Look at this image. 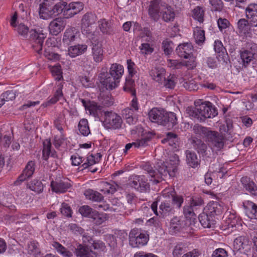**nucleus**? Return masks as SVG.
Segmentation results:
<instances>
[{
	"instance_id": "nucleus-63",
	"label": "nucleus",
	"mask_w": 257,
	"mask_h": 257,
	"mask_svg": "<svg viewBox=\"0 0 257 257\" xmlns=\"http://www.w3.org/2000/svg\"><path fill=\"white\" fill-rule=\"evenodd\" d=\"M94 210H93L90 206L88 205H83L80 207L79 211L80 213L84 217L91 218V216L92 215V213L94 212Z\"/></svg>"
},
{
	"instance_id": "nucleus-29",
	"label": "nucleus",
	"mask_w": 257,
	"mask_h": 257,
	"mask_svg": "<svg viewBox=\"0 0 257 257\" xmlns=\"http://www.w3.org/2000/svg\"><path fill=\"white\" fill-rule=\"evenodd\" d=\"M62 88L63 85L62 84H59L58 85V88L56 92L54 93L53 96L51 98L49 97L48 100L44 103L42 105L44 107H47L50 105L56 103L58 101L61 100L62 98L65 100L63 97Z\"/></svg>"
},
{
	"instance_id": "nucleus-24",
	"label": "nucleus",
	"mask_w": 257,
	"mask_h": 257,
	"mask_svg": "<svg viewBox=\"0 0 257 257\" xmlns=\"http://www.w3.org/2000/svg\"><path fill=\"white\" fill-rule=\"evenodd\" d=\"M74 253L78 257H96L97 256L96 252L93 251L90 247L82 244L77 245Z\"/></svg>"
},
{
	"instance_id": "nucleus-2",
	"label": "nucleus",
	"mask_w": 257,
	"mask_h": 257,
	"mask_svg": "<svg viewBox=\"0 0 257 257\" xmlns=\"http://www.w3.org/2000/svg\"><path fill=\"white\" fill-rule=\"evenodd\" d=\"M179 162L178 156L174 154L170 157L169 161L161 163V164L158 163L156 171V178L151 181L157 183L161 179L164 180L168 176L170 178L174 177L177 171Z\"/></svg>"
},
{
	"instance_id": "nucleus-60",
	"label": "nucleus",
	"mask_w": 257,
	"mask_h": 257,
	"mask_svg": "<svg viewBox=\"0 0 257 257\" xmlns=\"http://www.w3.org/2000/svg\"><path fill=\"white\" fill-rule=\"evenodd\" d=\"M175 79V76L174 75L170 74L167 78H165L163 84L167 88L173 89L176 85Z\"/></svg>"
},
{
	"instance_id": "nucleus-18",
	"label": "nucleus",
	"mask_w": 257,
	"mask_h": 257,
	"mask_svg": "<svg viewBox=\"0 0 257 257\" xmlns=\"http://www.w3.org/2000/svg\"><path fill=\"white\" fill-rule=\"evenodd\" d=\"M160 15L164 22L169 23L174 21L176 16V13L173 7L164 3V5H162L161 15Z\"/></svg>"
},
{
	"instance_id": "nucleus-54",
	"label": "nucleus",
	"mask_w": 257,
	"mask_h": 257,
	"mask_svg": "<svg viewBox=\"0 0 257 257\" xmlns=\"http://www.w3.org/2000/svg\"><path fill=\"white\" fill-rule=\"evenodd\" d=\"M101 107L98 106L96 103L92 102L89 103L88 108L87 109L91 115H92L95 118H99L101 113Z\"/></svg>"
},
{
	"instance_id": "nucleus-49",
	"label": "nucleus",
	"mask_w": 257,
	"mask_h": 257,
	"mask_svg": "<svg viewBox=\"0 0 257 257\" xmlns=\"http://www.w3.org/2000/svg\"><path fill=\"white\" fill-rule=\"evenodd\" d=\"M204 9L197 6L192 11V17L195 20H197L199 23H203L204 21Z\"/></svg>"
},
{
	"instance_id": "nucleus-55",
	"label": "nucleus",
	"mask_w": 257,
	"mask_h": 257,
	"mask_svg": "<svg viewBox=\"0 0 257 257\" xmlns=\"http://www.w3.org/2000/svg\"><path fill=\"white\" fill-rule=\"evenodd\" d=\"M28 186L31 190L38 193L42 192L43 190V185L42 182L37 180H34L31 181Z\"/></svg>"
},
{
	"instance_id": "nucleus-23",
	"label": "nucleus",
	"mask_w": 257,
	"mask_h": 257,
	"mask_svg": "<svg viewBox=\"0 0 257 257\" xmlns=\"http://www.w3.org/2000/svg\"><path fill=\"white\" fill-rule=\"evenodd\" d=\"M92 56L93 60L96 63H100L102 61L104 58V51L102 48V44L98 42L96 43L92 41Z\"/></svg>"
},
{
	"instance_id": "nucleus-16",
	"label": "nucleus",
	"mask_w": 257,
	"mask_h": 257,
	"mask_svg": "<svg viewBox=\"0 0 257 257\" xmlns=\"http://www.w3.org/2000/svg\"><path fill=\"white\" fill-rule=\"evenodd\" d=\"M10 24L15 28L18 33L23 38H26L29 32L28 27L18 20L17 14L15 13L12 17Z\"/></svg>"
},
{
	"instance_id": "nucleus-15",
	"label": "nucleus",
	"mask_w": 257,
	"mask_h": 257,
	"mask_svg": "<svg viewBox=\"0 0 257 257\" xmlns=\"http://www.w3.org/2000/svg\"><path fill=\"white\" fill-rule=\"evenodd\" d=\"M72 182L68 179H64L59 181H52L51 187L53 191L57 193L66 192L71 186Z\"/></svg>"
},
{
	"instance_id": "nucleus-51",
	"label": "nucleus",
	"mask_w": 257,
	"mask_h": 257,
	"mask_svg": "<svg viewBox=\"0 0 257 257\" xmlns=\"http://www.w3.org/2000/svg\"><path fill=\"white\" fill-rule=\"evenodd\" d=\"M177 142V136L175 134L172 132L167 133L166 137L162 140V143H168L170 146L174 148H176V144Z\"/></svg>"
},
{
	"instance_id": "nucleus-58",
	"label": "nucleus",
	"mask_w": 257,
	"mask_h": 257,
	"mask_svg": "<svg viewBox=\"0 0 257 257\" xmlns=\"http://www.w3.org/2000/svg\"><path fill=\"white\" fill-rule=\"evenodd\" d=\"M183 86L189 91H195L198 89L197 83L194 79L184 80L182 82Z\"/></svg>"
},
{
	"instance_id": "nucleus-53",
	"label": "nucleus",
	"mask_w": 257,
	"mask_h": 257,
	"mask_svg": "<svg viewBox=\"0 0 257 257\" xmlns=\"http://www.w3.org/2000/svg\"><path fill=\"white\" fill-rule=\"evenodd\" d=\"M100 191L104 194H113L116 191V185L114 183L102 182Z\"/></svg>"
},
{
	"instance_id": "nucleus-26",
	"label": "nucleus",
	"mask_w": 257,
	"mask_h": 257,
	"mask_svg": "<svg viewBox=\"0 0 257 257\" xmlns=\"http://www.w3.org/2000/svg\"><path fill=\"white\" fill-rule=\"evenodd\" d=\"M177 123V118L175 113L172 112H166L163 118L162 125L166 126L168 129L172 128Z\"/></svg>"
},
{
	"instance_id": "nucleus-8",
	"label": "nucleus",
	"mask_w": 257,
	"mask_h": 257,
	"mask_svg": "<svg viewBox=\"0 0 257 257\" xmlns=\"http://www.w3.org/2000/svg\"><path fill=\"white\" fill-rule=\"evenodd\" d=\"M30 38L34 41L33 45L35 50L39 54L42 51V46L45 38L46 37V34L44 33L42 30H31L30 31Z\"/></svg>"
},
{
	"instance_id": "nucleus-7",
	"label": "nucleus",
	"mask_w": 257,
	"mask_h": 257,
	"mask_svg": "<svg viewBox=\"0 0 257 257\" xmlns=\"http://www.w3.org/2000/svg\"><path fill=\"white\" fill-rule=\"evenodd\" d=\"M97 20V17L94 13L87 12L85 14L81 20L82 32L84 34L90 35L92 26L96 23Z\"/></svg>"
},
{
	"instance_id": "nucleus-13",
	"label": "nucleus",
	"mask_w": 257,
	"mask_h": 257,
	"mask_svg": "<svg viewBox=\"0 0 257 257\" xmlns=\"http://www.w3.org/2000/svg\"><path fill=\"white\" fill-rule=\"evenodd\" d=\"M84 8V5L80 2H72L66 6L63 12L65 18L69 19L80 13Z\"/></svg>"
},
{
	"instance_id": "nucleus-6",
	"label": "nucleus",
	"mask_w": 257,
	"mask_h": 257,
	"mask_svg": "<svg viewBox=\"0 0 257 257\" xmlns=\"http://www.w3.org/2000/svg\"><path fill=\"white\" fill-rule=\"evenodd\" d=\"M130 185L141 192H146L150 190V185L143 175H132L129 178Z\"/></svg>"
},
{
	"instance_id": "nucleus-32",
	"label": "nucleus",
	"mask_w": 257,
	"mask_h": 257,
	"mask_svg": "<svg viewBox=\"0 0 257 257\" xmlns=\"http://www.w3.org/2000/svg\"><path fill=\"white\" fill-rule=\"evenodd\" d=\"M198 219L202 226L204 228L213 227L215 224V221L213 217H210L207 212L204 210V212L199 214Z\"/></svg>"
},
{
	"instance_id": "nucleus-62",
	"label": "nucleus",
	"mask_w": 257,
	"mask_h": 257,
	"mask_svg": "<svg viewBox=\"0 0 257 257\" xmlns=\"http://www.w3.org/2000/svg\"><path fill=\"white\" fill-rule=\"evenodd\" d=\"M51 71L55 80L59 81L63 78L62 72L60 65L52 67L51 68Z\"/></svg>"
},
{
	"instance_id": "nucleus-5",
	"label": "nucleus",
	"mask_w": 257,
	"mask_h": 257,
	"mask_svg": "<svg viewBox=\"0 0 257 257\" xmlns=\"http://www.w3.org/2000/svg\"><path fill=\"white\" fill-rule=\"evenodd\" d=\"M101 121L106 128L111 130L119 129L122 123L121 116L112 111H104Z\"/></svg>"
},
{
	"instance_id": "nucleus-4",
	"label": "nucleus",
	"mask_w": 257,
	"mask_h": 257,
	"mask_svg": "<svg viewBox=\"0 0 257 257\" xmlns=\"http://www.w3.org/2000/svg\"><path fill=\"white\" fill-rule=\"evenodd\" d=\"M129 244L133 247H140L146 245L149 240L147 232L140 228H133L128 236Z\"/></svg>"
},
{
	"instance_id": "nucleus-11",
	"label": "nucleus",
	"mask_w": 257,
	"mask_h": 257,
	"mask_svg": "<svg viewBox=\"0 0 257 257\" xmlns=\"http://www.w3.org/2000/svg\"><path fill=\"white\" fill-rule=\"evenodd\" d=\"M109 75L107 72L102 71L99 76V81L106 89L112 90L117 86L120 81Z\"/></svg>"
},
{
	"instance_id": "nucleus-17",
	"label": "nucleus",
	"mask_w": 257,
	"mask_h": 257,
	"mask_svg": "<svg viewBox=\"0 0 257 257\" xmlns=\"http://www.w3.org/2000/svg\"><path fill=\"white\" fill-rule=\"evenodd\" d=\"M167 66L172 69H182L183 66H186L188 69H192L195 67V64L193 58L191 59L190 61L168 59Z\"/></svg>"
},
{
	"instance_id": "nucleus-56",
	"label": "nucleus",
	"mask_w": 257,
	"mask_h": 257,
	"mask_svg": "<svg viewBox=\"0 0 257 257\" xmlns=\"http://www.w3.org/2000/svg\"><path fill=\"white\" fill-rule=\"evenodd\" d=\"M131 76H128L126 78L125 85L123 87V89L125 91L131 92L132 95L136 94V90L135 89V81Z\"/></svg>"
},
{
	"instance_id": "nucleus-50",
	"label": "nucleus",
	"mask_w": 257,
	"mask_h": 257,
	"mask_svg": "<svg viewBox=\"0 0 257 257\" xmlns=\"http://www.w3.org/2000/svg\"><path fill=\"white\" fill-rule=\"evenodd\" d=\"M196 210L191 207L189 204L185 205L183 208V213L186 218L189 220L190 222H193L196 219Z\"/></svg>"
},
{
	"instance_id": "nucleus-22",
	"label": "nucleus",
	"mask_w": 257,
	"mask_h": 257,
	"mask_svg": "<svg viewBox=\"0 0 257 257\" xmlns=\"http://www.w3.org/2000/svg\"><path fill=\"white\" fill-rule=\"evenodd\" d=\"M66 26L65 21L61 18H57L52 21L49 26L50 33L56 36L62 31Z\"/></svg>"
},
{
	"instance_id": "nucleus-40",
	"label": "nucleus",
	"mask_w": 257,
	"mask_h": 257,
	"mask_svg": "<svg viewBox=\"0 0 257 257\" xmlns=\"http://www.w3.org/2000/svg\"><path fill=\"white\" fill-rule=\"evenodd\" d=\"M174 210L172 204L168 201L165 200L161 202L159 206V213L163 216L173 213Z\"/></svg>"
},
{
	"instance_id": "nucleus-1",
	"label": "nucleus",
	"mask_w": 257,
	"mask_h": 257,
	"mask_svg": "<svg viewBox=\"0 0 257 257\" xmlns=\"http://www.w3.org/2000/svg\"><path fill=\"white\" fill-rule=\"evenodd\" d=\"M193 131L203 138L212 149L220 151L223 148L226 141L225 134L197 124L194 125Z\"/></svg>"
},
{
	"instance_id": "nucleus-42",
	"label": "nucleus",
	"mask_w": 257,
	"mask_h": 257,
	"mask_svg": "<svg viewBox=\"0 0 257 257\" xmlns=\"http://www.w3.org/2000/svg\"><path fill=\"white\" fill-rule=\"evenodd\" d=\"M239 54L242 66L244 67L248 66L254 58V56L252 54L251 52L244 49L240 51Z\"/></svg>"
},
{
	"instance_id": "nucleus-31",
	"label": "nucleus",
	"mask_w": 257,
	"mask_h": 257,
	"mask_svg": "<svg viewBox=\"0 0 257 257\" xmlns=\"http://www.w3.org/2000/svg\"><path fill=\"white\" fill-rule=\"evenodd\" d=\"M101 157L100 153L88 155L86 161L82 164L80 167L82 168V170L88 169L92 165L99 163Z\"/></svg>"
},
{
	"instance_id": "nucleus-64",
	"label": "nucleus",
	"mask_w": 257,
	"mask_h": 257,
	"mask_svg": "<svg viewBox=\"0 0 257 257\" xmlns=\"http://www.w3.org/2000/svg\"><path fill=\"white\" fill-rule=\"evenodd\" d=\"M185 251V245L182 243H178L174 247L172 251L173 257H180Z\"/></svg>"
},
{
	"instance_id": "nucleus-14",
	"label": "nucleus",
	"mask_w": 257,
	"mask_h": 257,
	"mask_svg": "<svg viewBox=\"0 0 257 257\" xmlns=\"http://www.w3.org/2000/svg\"><path fill=\"white\" fill-rule=\"evenodd\" d=\"M35 170V163L34 161H30L27 164L23 173L14 182L15 186L20 185L23 181L27 179L32 177Z\"/></svg>"
},
{
	"instance_id": "nucleus-44",
	"label": "nucleus",
	"mask_w": 257,
	"mask_h": 257,
	"mask_svg": "<svg viewBox=\"0 0 257 257\" xmlns=\"http://www.w3.org/2000/svg\"><path fill=\"white\" fill-rule=\"evenodd\" d=\"M187 164L192 168H195L199 165V159L196 153L189 150L186 152Z\"/></svg>"
},
{
	"instance_id": "nucleus-46",
	"label": "nucleus",
	"mask_w": 257,
	"mask_h": 257,
	"mask_svg": "<svg viewBox=\"0 0 257 257\" xmlns=\"http://www.w3.org/2000/svg\"><path fill=\"white\" fill-rule=\"evenodd\" d=\"M188 204L197 211L203 205L204 200L200 196H193L190 198Z\"/></svg>"
},
{
	"instance_id": "nucleus-59",
	"label": "nucleus",
	"mask_w": 257,
	"mask_h": 257,
	"mask_svg": "<svg viewBox=\"0 0 257 257\" xmlns=\"http://www.w3.org/2000/svg\"><path fill=\"white\" fill-rule=\"evenodd\" d=\"M65 115L64 113L60 114L54 121L55 127L62 134L63 132V125L65 123Z\"/></svg>"
},
{
	"instance_id": "nucleus-37",
	"label": "nucleus",
	"mask_w": 257,
	"mask_h": 257,
	"mask_svg": "<svg viewBox=\"0 0 257 257\" xmlns=\"http://www.w3.org/2000/svg\"><path fill=\"white\" fill-rule=\"evenodd\" d=\"M136 112L132 108L130 107H127L122 110V114L127 123L134 124L137 122L138 117Z\"/></svg>"
},
{
	"instance_id": "nucleus-43",
	"label": "nucleus",
	"mask_w": 257,
	"mask_h": 257,
	"mask_svg": "<svg viewBox=\"0 0 257 257\" xmlns=\"http://www.w3.org/2000/svg\"><path fill=\"white\" fill-rule=\"evenodd\" d=\"M84 195L88 199L95 202H100L103 199L101 193L92 189H87L84 192Z\"/></svg>"
},
{
	"instance_id": "nucleus-9",
	"label": "nucleus",
	"mask_w": 257,
	"mask_h": 257,
	"mask_svg": "<svg viewBox=\"0 0 257 257\" xmlns=\"http://www.w3.org/2000/svg\"><path fill=\"white\" fill-rule=\"evenodd\" d=\"M193 46L189 43L180 44L176 49V53L180 57L188 59V61H190L191 59L193 58L194 62L196 64L195 58L193 55Z\"/></svg>"
},
{
	"instance_id": "nucleus-12",
	"label": "nucleus",
	"mask_w": 257,
	"mask_h": 257,
	"mask_svg": "<svg viewBox=\"0 0 257 257\" xmlns=\"http://www.w3.org/2000/svg\"><path fill=\"white\" fill-rule=\"evenodd\" d=\"M225 209L226 207L223 203L211 201L207 204L204 210L206 211L210 217H214L215 215H221Z\"/></svg>"
},
{
	"instance_id": "nucleus-36",
	"label": "nucleus",
	"mask_w": 257,
	"mask_h": 257,
	"mask_svg": "<svg viewBox=\"0 0 257 257\" xmlns=\"http://www.w3.org/2000/svg\"><path fill=\"white\" fill-rule=\"evenodd\" d=\"M185 223L180 220L178 217H175L171 220L169 232L173 234L180 231L185 226Z\"/></svg>"
},
{
	"instance_id": "nucleus-39",
	"label": "nucleus",
	"mask_w": 257,
	"mask_h": 257,
	"mask_svg": "<svg viewBox=\"0 0 257 257\" xmlns=\"http://www.w3.org/2000/svg\"><path fill=\"white\" fill-rule=\"evenodd\" d=\"M108 218L106 213L99 212L96 210L92 213L90 220L96 225H100L104 222Z\"/></svg>"
},
{
	"instance_id": "nucleus-35",
	"label": "nucleus",
	"mask_w": 257,
	"mask_h": 257,
	"mask_svg": "<svg viewBox=\"0 0 257 257\" xmlns=\"http://www.w3.org/2000/svg\"><path fill=\"white\" fill-rule=\"evenodd\" d=\"M241 182L246 191L251 195L257 196V187L254 183L247 177H242Z\"/></svg>"
},
{
	"instance_id": "nucleus-19",
	"label": "nucleus",
	"mask_w": 257,
	"mask_h": 257,
	"mask_svg": "<svg viewBox=\"0 0 257 257\" xmlns=\"http://www.w3.org/2000/svg\"><path fill=\"white\" fill-rule=\"evenodd\" d=\"M80 35V32L78 29L74 27L67 29L63 35V43L67 45L77 41Z\"/></svg>"
},
{
	"instance_id": "nucleus-28",
	"label": "nucleus",
	"mask_w": 257,
	"mask_h": 257,
	"mask_svg": "<svg viewBox=\"0 0 257 257\" xmlns=\"http://www.w3.org/2000/svg\"><path fill=\"white\" fill-rule=\"evenodd\" d=\"M164 113L165 111L163 109L153 108L149 111L148 115L151 121L162 125Z\"/></svg>"
},
{
	"instance_id": "nucleus-25",
	"label": "nucleus",
	"mask_w": 257,
	"mask_h": 257,
	"mask_svg": "<svg viewBox=\"0 0 257 257\" xmlns=\"http://www.w3.org/2000/svg\"><path fill=\"white\" fill-rule=\"evenodd\" d=\"M98 25L99 29L103 34L112 35L114 34V29L111 21L102 19L98 21Z\"/></svg>"
},
{
	"instance_id": "nucleus-34",
	"label": "nucleus",
	"mask_w": 257,
	"mask_h": 257,
	"mask_svg": "<svg viewBox=\"0 0 257 257\" xmlns=\"http://www.w3.org/2000/svg\"><path fill=\"white\" fill-rule=\"evenodd\" d=\"M87 49V46L85 44H78L70 46L68 49V54L74 58L77 56L84 54Z\"/></svg>"
},
{
	"instance_id": "nucleus-30",
	"label": "nucleus",
	"mask_w": 257,
	"mask_h": 257,
	"mask_svg": "<svg viewBox=\"0 0 257 257\" xmlns=\"http://www.w3.org/2000/svg\"><path fill=\"white\" fill-rule=\"evenodd\" d=\"M49 156L54 158L58 157L56 152L55 150H51V143L50 140H46L43 142V159L47 161Z\"/></svg>"
},
{
	"instance_id": "nucleus-20",
	"label": "nucleus",
	"mask_w": 257,
	"mask_h": 257,
	"mask_svg": "<svg viewBox=\"0 0 257 257\" xmlns=\"http://www.w3.org/2000/svg\"><path fill=\"white\" fill-rule=\"evenodd\" d=\"M161 0H153L150 2L149 7V15L155 21H157L161 15L162 5H164Z\"/></svg>"
},
{
	"instance_id": "nucleus-45",
	"label": "nucleus",
	"mask_w": 257,
	"mask_h": 257,
	"mask_svg": "<svg viewBox=\"0 0 257 257\" xmlns=\"http://www.w3.org/2000/svg\"><path fill=\"white\" fill-rule=\"evenodd\" d=\"M52 246L57 250V252L63 257H72V253L68 250L58 242L54 241L52 243Z\"/></svg>"
},
{
	"instance_id": "nucleus-57",
	"label": "nucleus",
	"mask_w": 257,
	"mask_h": 257,
	"mask_svg": "<svg viewBox=\"0 0 257 257\" xmlns=\"http://www.w3.org/2000/svg\"><path fill=\"white\" fill-rule=\"evenodd\" d=\"M192 145L198 153L201 154H204L207 148V145L200 140H193Z\"/></svg>"
},
{
	"instance_id": "nucleus-38",
	"label": "nucleus",
	"mask_w": 257,
	"mask_h": 257,
	"mask_svg": "<svg viewBox=\"0 0 257 257\" xmlns=\"http://www.w3.org/2000/svg\"><path fill=\"white\" fill-rule=\"evenodd\" d=\"M244 18L240 19L236 23V29L239 33L246 35L250 30V22Z\"/></svg>"
},
{
	"instance_id": "nucleus-52",
	"label": "nucleus",
	"mask_w": 257,
	"mask_h": 257,
	"mask_svg": "<svg viewBox=\"0 0 257 257\" xmlns=\"http://www.w3.org/2000/svg\"><path fill=\"white\" fill-rule=\"evenodd\" d=\"M78 130L80 133L84 136H87L90 133L88 121L86 119H81L78 123Z\"/></svg>"
},
{
	"instance_id": "nucleus-48",
	"label": "nucleus",
	"mask_w": 257,
	"mask_h": 257,
	"mask_svg": "<svg viewBox=\"0 0 257 257\" xmlns=\"http://www.w3.org/2000/svg\"><path fill=\"white\" fill-rule=\"evenodd\" d=\"M194 37L198 45L203 44L205 40L204 31L200 27H196L194 30Z\"/></svg>"
},
{
	"instance_id": "nucleus-61",
	"label": "nucleus",
	"mask_w": 257,
	"mask_h": 257,
	"mask_svg": "<svg viewBox=\"0 0 257 257\" xmlns=\"http://www.w3.org/2000/svg\"><path fill=\"white\" fill-rule=\"evenodd\" d=\"M90 248L95 250L94 251L96 252L97 255L98 253L104 251L105 245V244L101 241H94L92 243L91 246H90Z\"/></svg>"
},
{
	"instance_id": "nucleus-27",
	"label": "nucleus",
	"mask_w": 257,
	"mask_h": 257,
	"mask_svg": "<svg viewBox=\"0 0 257 257\" xmlns=\"http://www.w3.org/2000/svg\"><path fill=\"white\" fill-rule=\"evenodd\" d=\"M166 70L163 67H155L152 69L150 75L152 78L159 84H162L165 80Z\"/></svg>"
},
{
	"instance_id": "nucleus-41",
	"label": "nucleus",
	"mask_w": 257,
	"mask_h": 257,
	"mask_svg": "<svg viewBox=\"0 0 257 257\" xmlns=\"http://www.w3.org/2000/svg\"><path fill=\"white\" fill-rule=\"evenodd\" d=\"M246 213L251 219H257V205L251 201H247L246 205Z\"/></svg>"
},
{
	"instance_id": "nucleus-47",
	"label": "nucleus",
	"mask_w": 257,
	"mask_h": 257,
	"mask_svg": "<svg viewBox=\"0 0 257 257\" xmlns=\"http://www.w3.org/2000/svg\"><path fill=\"white\" fill-rule=\"evenodd\" d=\"M27 249L28 253L34 257H36L40 253L38 243L35 241H30L27 244Z\"/></svg>"
},
{
	"instance_id": "nucleus-3",
	"label": "nucleus",
	"mask_w": 257,
	"mask_h": 257,
	"mask_svg": "<svg viewBox=\"0 0 257 257\" xmlns=\"http://www.w3.org/2000/svg\"><path fill=\"white\" fill-rule=\"evenodd\" d=\"M216 108L210 102L201 103L197 105L192 111V116L200 121H204L207 118H213L217 115Z\"/></svg>"
},
{
	"instance_id": "nucleus-21",
	"label": "nucleus",
	"mask_w": 257,
	"mask_h": 257,
	"mask_svg": "<svg viewBox=\"0 0 257 257\" xmlns=\"http://www.w3.org/2000/svg\"><path fill=\"white\" fill-rule=\"evenodd\" d=\"M245 13L251 26L257 27V4L248 5L245 10Z\"/></svg>"
},
{
	"instance_id": "nucleus-10",
	"label": "nucleus",
	"mask_w": 257,
	"mask_h": 257,
	"mask_svg": "<svg viewBox=\"0 0 257 257\" xmlns=\"http://www.w3.org/2000/svg\"><path fill=\"white\" fill-rule=\"evenodd\" d=\"M39 3V15L41 19L48 20L52 18L51 0H36Z\"/></svg>"
},
{
	"instance_id": "nucleus-33",
	"label": "nucleus",
	"mask_w": 257,
	"mask_h": 257,
	"mask_svg": "<svg viewBox=\"0 0 257 257\" xmlns=\"http://www.w3.org/2000/svg\"><path fill=\"white\" fill-rule=\"evenodd\" d=\"M124 72V69L122 65L114 63L111 65L109 70V75L114 77L115 79L120 81Z\"/></svg>"
}]
</instances>
